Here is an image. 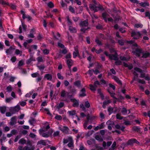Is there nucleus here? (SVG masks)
Returning a JSON list of instances; mask_svg holds the SVG:
<instances>
[{
    "label": "nucleus",
    "instance_id": "obj_1",
    "mask_svg": "<svg viewBox=\"0 0 150 150\" xmlns=\"http://www.w3.org/2000/svg\"><path fill=\"white\" fill-rule=\"evenodd\" d=\"M92 3L90 4L89 6L90 9L94 13L98 12L99 11H102L105 10V8L103 6L98 2L96 0H91Z\"/></svg>",
    "mask_w": 150,
    "mask_h": 150
},
{
    "label": "nucleus",
    "instance_id": "obj_2",
    "mask_svg": "<svg viewBox=\"0 0 150 150\" xmlns=\"http://www.w3.org/2000/svg\"><path fill=\"white\" fill-rule=\"evenodd\" d=\"M141 34L139 32H136L134 31H132L131 33V36L133 37L135 40L139 39L141 37Z\"/></svg>",
    "mask_w": 150,
    "mask_h": 150
},
{
    "label": "nucleus",
    "instance_id": "obj_3",
    "mask_svg": "<svg viewBox=\"0 0 150 150\" xmlns=\"http://www.w3.org/2000/svg\"><path fill=\"white\" fill-rule=\"evenodd\" d=\"M108 16H109V15L106 12H103L102 14V16L105 22L106 23L108 21L109 22L113 23V20L111 17L108 18L107 19V17Z\"/></svg>",
    "mask_w": 150,
    "mask_h": 150
},
{
    "label": "nucleus",
    "instance_id": "obj_4",
    "mask_svg": "<svg viewBox=\"0 0 150 150\" xmlns=\"http://www.w3.org/2000/svg\"><path fill=\"white\" fill-rule=\"evenodd\" d=\"M58 129L64 134H69V129L68 127L66 126H62L61 125V126L59 127Z\"/></svg>",
    "mask_w": 150,
    "mask_h": 150
},
{
    "label": "nucleus",
    "instance_id": "obj_5",
    "mask_svg": "<svg viewBox=\"0 0 150 150\" xmlns=\"http://www.w3.org/2000/svg\"><path fill=\"white\" fill-rule=\"evenodd\" d=\"M134 143L139 145L140 143L136 139L134 138H132L129 139L127 142V145H132Z\"/></svg>",
    "mask_w": 150,
    "mask_h": 150
},
{
    "label": "nucleus",
    "instance_id": "obj_6",
    "mask_svg": "<svg viewBox=\"0 0 150 150\" xmlns=\"http://www.w3.org/2000/svg\"><path fill=\"white\" fill-rule=\"evenodd\" d=\"M143 50L141 48H137L135 50V52H133L134 53H135L136 55L138 57L140 56V54L142 53Z\"/></svg>",
    "mask_w": 150,
    "mask_h": 150
},
{
    "label": "nucleus",
    "instance_id": "obj_7",
    "mask_svg": "<svg viewBox=\"0 0 150 150\" xmlns=\"http://www.w3.org/2000/svg\"><path fill=\"white\" fill-rule=\"evenodd\" d=\"M18 150H34V149L32 147L30 148L29 147L26 146L23 148L22 146H19L17 149Z\"/></svg>",
    "mask_w": 150,
    "mask_h": 150
},
{
    "label": "nucleus",
    "instance_id": "obj_8",
    "mask_svg": "<svg viewBox=\"0 0 150 150\" xmlns=\"http://www.w3.org/2000/svg\"><path fill=\"white\" fill-rule=\"evenodd\" d=\"M20 109V106L19 105H17L14 107L11 108L10 110L11 112L14 113V112H17Z\"/></svg>",
    "mask_w": 150,
    "mask_h": 150
},
{
    "label": "nucleus",
    "instance_id": "obj_9",
    "mask_svg": "<svg viewBox=\"0 0 150 150\" xmlns=\"http://www.w3.org/2000/svg\"><path fill=\"white\" fill-rule=\"evenodd\" d=\"M86 90L85 88H82L80 91L79 96L81 97H84L86 96Z\"/></svg>",
    "mask_w": 150,
    "mask_h": 150
},
{
    "label": "nucleus",
    "instance_id": "obj_10",
    "mask_svg": "<svg viewBox=\"0 0 150 150\" xmlns=\"http://www.w3.org/2000/svg\"><path fill=\"white\" fill-rule=\"evenodd\" d=\"M71 59H68L66 61V63L70 71L71 70V67L73 65Z\"/></svg>",
    "mask_w": 150,
    "mask_h": 150
},
{
    "label": "nucleus",
    "instance_id": "obj_11",
    "mask_svg": "<svg viewBox=\"0 0 150 150\" xmlns=\"http://www.w3.org/2000/svg\"><path fill=\"white\" fill-rule=\"evenodd\" d=\"M16 123V117L13 116L11 119V121L10 122V124L11 126H13Z\"/></svg>",
    "mask_w": 150,
    "mask_h": 150
},
{
    "label": "nucleus",
    "instance_id": "obj_12",
    "mask_svg": "<svg viewBox=\"0 0 150 150\" xmlns=\"http://www.w3.org/2000/svg\"><path fill=\"white\" fill-rule=\"evenodd\" d=\"M109 59L110 60H113L115 61L118 60V58L117 57V53H116L115 54H111L110 56Z\"/></svg>",
    "mask_w": 150,
    "mask_h": 150
},
{
    "label": "nucleus",
    "instance_id": "obj_13",
    "mask_svg": "<svg viewBox=\"0 0 150 150\" xmlns=\"http://www.w3.org/2000/svg\"><path fill=\"white\" fill-rule=\"evenodd\" d=\"M112 78L119 85L122 86V83L121 81L119 78L115 76H113Z\"/></svg>",
    "mask_w": 150,
    "mask_h": 150
},
{
    "label": "nucleus",
    "instance_id": "obj_14",
    "mask_svg": "<svg viewBox=\"0 0 150 150\" xmlns=\"http://www.w3.org/2000/svg\"><path fill=\"white\" fill-rule=\"evenodd\" d=\"M52 75L48 73L46 74L44 76V79H46L49 81H51L52 79Z\"/></svg>",
    "mask_w": 150,
    "mask_h": 150
},
{
    "label": "nucleus",
    "instance_id": "obj_15",
    "mask_svg": "<svg viewBox=\"0 0 150 150\" xmlns=\"http://www.w3.org/2000/svg\"><path fill=\"white\" fill-rule=\"evenodd\" d=\"M79 25L81 27H83L88 26V23L87 21H81L79 23Z\"/></svg>",
    "mask_w": 150,
    "mask_h": 150
},
{
    "label": "nucleus",
    "instance_id": "obj_16",
    "mask_svg": "<svg viewBox=\"0 0 150 150\" xmlns=\"http://www.w3.org/2000/svg\"><path fill=\"white\" fill-rule=\"evenodd\" d=\"M115 128L117 129H120L122 132L125 131V127L124 126H122L121 127L119 124H116L115 125Z\"/></svg>",
    "mask_w": 150,
    "mask_h": 150
},
{
    "label": "nucleus",
    "instance_id": "obj_17",
    "mask_svg": "<svg viewBox=\"0 0 150 150\" xmlns=\"http://www.w3.org/2000/svg\"><path fill=\"white\" fill-rule=\"evenodd\" d=\"M74 84L78 88H79L81 86V81L80 80H77L74 82Z\"/></svg>",
    "mask_w": 150,
    "mask_h": 150
},
{
    "label": "nucleus",
    "instance_id": "obj_18",
    "mask_svg": "<svg viewBox=\"0 0 150 150\" xmlns=\"http://www.w3.org/2000/svg\"><path fill=\"white\" fill-rule=\"evenodd\" d=\"M69 30L71 33H76L77 32V30L75 27H72L71 26H69Z\"/></svg>",
    "mask_w": 150,
    "mask_h": 150
},
{
    "label": "nucleus",
    "instance_id": "obj_19",
    "mask_svg": "<svg viewBox=\"0 0 150 150\" xmlns=\"http://www.w3.org/2000/svg\"><path fill=\"white\" fill-rule=\"evenodd\" d=\"M76 47L75 48V50L76 52H74L73 53V56L74 58H75L77 55L79 54V50L78 49L76 48Z\"/></svg>",
    "mask_w": 150,
    "mask_h": 150
},
{
    "label": "nucleus",
    "instance_id": "obj_20",
    "mask_svg": "<svg viewBox=\"0 0 150 150\" xmlns=\"http://www.w3.org/2000/svg\"><path fill=\"white\" fill-rule=\"evenodd\" d=\"M6 107L5 106H2L0 107V110L2 114H4L6 112Z\"/></svg>",
    "mask_w": 150,
    "mask_h": 150
},
{
    "label": "nucleus",
    "instance_id": "obj_21",
    "mask_svg": "<svg viewBox=\"0 0 150 150\" xmlns=\"http://www.w3.org/2000/svg\"><path fill=\"white\" fill-rule=\"evenodd\" d=\"M139 5L141 6L144 7L146 6H149V4L148 2H141L139 3Z\"/></svg>",
    "mask_w": 150,
    "mask_h": 150
},
{
    "label": "nucleus",
    "instance_id": "obj_22",
    "mask_svg": "<svg viewBox=\"0 0 150 150\" xmlns=\"http://www.w3.org/2000/svg\"><path fill=\"white\" fill-rule=\"evenodd\" d=\"M69 140L70 141L69 143L68 144L67 146L69 147H71L74 146V143L73 142V138L71 139V138H69Z\"/></svg>",
    "mask_w": 150,
    "mask_h": 150
},
{
    "label": "nucleus",
    "instance_id": "obj_23",
    "mask_svg": "<svg viewBox=\"0 0 150 150\" xmlns=\"http://www.w3.org/2000/svg\"><path fill=\"white\" fill-rule=\"evenodd\" d=\"M142 58H146L150 56V53L149 52L144 53L143 51L142 53Z\"/></svg>",
    "mask_w": 150,
    "mask_h": 150
},
{
    "label": "nucleus",
    "instance_id": "obj_24",
    "mask_svg": "<svg viewBox=\"0 0 150 150\" xmlns=\"http://www.w3.org/2000/svg\"><path fill=\"white\" fill-rule=\"evenodd\" d=\"M95 42L98 45H103L102 43L100 41L99 39V38L97 36H96V38L95 40Z\"/></svg>",
    "mask_w": 150,
    "mask_h": 150
},
{
    "label": "nucleus",
    "instance_id": "obj_25",
    "mask_svg": "<svg viewBox=\"0 0 150 150\" xmlns=\"http://www.w3.org/2000/svg\"><path fill=\"white\" fill-rule=\"evenodd\" d=\"M116 143L115 141H114L111 148L109 149V150H114L116 147Z\"/></svg>",
    "mask_w": 150,
    "mask_h": 150
},
{
    "label": "nucleus",
    "instance_id": "obj_26",
    "mask_svg": "<svg viewBox=\"0 0 150 150\" xmlns=\"http://www.w3.org/2000/svg\"><path fill=\"white\" fill-rule=\"evenodd\" d=\"M64 105V103L63 102H60L59 105L56 106L57 109H59L63 107Z\"/></svg>",
    "mask_w": 150,
    "mask_h": 150
},
{
    "label": "nucleus",
    "instance_id": "obj_27",
    "mask_svg": "<svg viewBox=\"0 0 150 150\" xmlns=\"http://www.w3.org/2000/svg\"><path fill=\"white\" fill-rule=\"evenodd\" d=\"M67 21L68 25L69 26H71L72 25V23L71 20L70 19L69 17V16L67 17Z\"/></svg>",
    "mask_w": 150,
    "mask_h": 150
},
{
    "label": "nucleus",
    "instance_id": "obj_28",
    "mask_svg": "<svg viewBox=\"0 0 150 150\" xmlns=\"http://www.w3.org/2000/svg\"><path fill=\"white\" fill-rule=\"evenodd\" d=\"M26 143V140L24 138L21 139L18 142V143L21 144L22 145H23L25 144Z\"/></svg>",
    "mask_w": 150,
    "mask_h": 150
},
{
    "label": "nucleus",
    "instance_id": "obj_29",
    "mask_svg": "<svg viewBox=\"0 0 150 150\" xmlns=\"http://www.w3.org/2000/svg\"><path fill=\"white\" fill-rule=\"evenodd\" d=\"M0 4L3 6H9V4L8 2H6L3 0H0Z\"/></svg>",
    "mask_w": 150,
    "mask_h": 150
},
{
    "label": "nucleus",
    "instance_id": "obj_30",
    "mask_svg": "<svg viewBox=\"0 0 150 150\" xmlns=\"http://www.w3.org/2000/svg\"><path fill=\"white\" fill-rule=\"evenodd\" d=\"M84 106L86 108H89L90 107V104L88 101H85L84 102Z\"/></svg>",
    "mask_w": 150,
    "mask_h": 150
},
{
    "label": "nucleus",
    "instance_id": "obj_31",
    "mask_svg": "<svg viewBox=\"0 0 150 150\" xmlns=\"http://www.w3.org/2000/svg\"><path fill=\"white\" fill-rule=\"evenodd\" d=\"M132 129L133 131L138 132L140 131V128L139 127L135 126L132 127Z\"/></svg>",
    "mask_w": 150,
    "mask_h": 150
},
{
    "label": "nucleus",
    "instance_id": "obj_32",
    "mask_svg": "<svg viewBox=\"0 0 150 150\" xmlns=\"http://www.w3.org/2000/svg\"><path fill=\"white\" fill-rule=\"evenodd\" d=\"M127 111L128 110L126 108L123 107L122 108V110H121V112L122 113L123 115H125L127 114Z\"/></svg>",
    "mask_w": 150,
    "mask_h": 150
},
{
    "label": "nucleus",
    "instance_id": "obj_33",
    "mask_svg": "<svg viewBox=\"0 0 150 150\" xmlns=\"http://www.w3.org/2000/svg\"><path fill=\"white\" fill-rule=\"evenodd\" d=\"M38 144H42L44 146L46 145V142L43 140H41L38 142Z\"/></svg>",
    "mask_w": 150,
    "mask_h": 150
},
{
    "label": "nucleus",
    "instance_id": "obj_34",
    "mask_svg": "<svg viewBox=\"0 0 150 150\" xmlns=\"http://www.w3.org/2000/svg\"><path fill=\"white\" fill-rule=\"evenodd\" d=\"M89 86L90 87V89L91 91H95L96 88V87L92 84H90Z\"/></svg>",
    "mask_w": 150,
    "mask_h": 150
},
{
    "label": "nucleus",
    "instance_id": "obj_35",
    "mask_svg": "<svg viewBox=\"0 0 150 150\" xmlns=\"http://www.w3.org/2000/svg\"><path fill=\"white\" fill-rule=\"evenodd\" d=\"M80 108H81L82 110L84 112H86V108H85L84 104H80Z\"/></svg>",
    "mask_w": 150,
    "mask_h": 150
},
{
    "label": "nucleus",
    "instance_id": "obj_36",
    "mask_svg": "<svg viewBox=\"0 0 150 150\" xmlns=\"http://www.w3.org/2000/svg\"><path fill=\"white\" fill-rule=\"evenodd\" d=\"M21 22L23 28L25 31L27 28V25L25 24L24 21H23L22 20H21Z\"/></svg>",
    "mask_w": 150,
    "mask_h": 150
},
{
    "label": "nucleus",
    "instance_id": "obj_37",
    "mask_svg": "<svg viewBox=\"0 0 150 150\" xmlns=\"http://www.w3.org/2000/svg\"><path fill=\"white\" fill-rule=\"evenodd\" d=\"M134 69L135 71L139 73H142L143 72V71L140 68H138L137 67H135L134 68Z\"/></svg>",
    "mask_w": 150,
    "mask_h": 150
},
{
    "label": "nucleus",
    "instance_id": "obj_38",
    "mask_svg": "<svg viewBox=\"0 0 150 150\" xmlns=\"http://www.w3.org/2000/svg\"><path fill=\"white\" fill-rule=\"evenodd\" d=\"M69 11L72 13H75V11L74 8L71 6H69Z\"/></svg>",
    "mask_w": 150,
    "mask_h": 150
},
{
    "label": "nucleus",
    "instance_id": "obj_39",
    "mask_svg": "<svg viewBox=\"0 0 150 150\" xmlns=\"http://www.w3.org/2000/svg\"><path fill=\"white\" fill-rule=\"evenodd\" d=\"M69 138H71V139H72V137H68L67 139H63V143L64 144H67L68 142H69L70 141L69 140Z\"/></svg>",
    "mask_w": 150,
    "mask_h": 150
},
{
    "label": "nucleus",
    "instance_id": "obj_40",
    "mask_svg": "<svg viewBox=\"0 0 150 150\" xmlns=\"http://www.w3.org/2000/svg\"><path fill=\"white\" fill-rule=\"evenodd\" d=\"M36 120L34 118H32L29 120V122L31 125H33V122H36Z\"/></svg>",
    "mask_w": 150,
    "mask_h": 150
},
{
    "label": "nucleus",
    "instance_id": "obj_41",
    "mask_svg": "<svg viewBox=\"0 0 150 150\" xmlns=\"http://www.w3.org/2000/svg\"><path fill=\"white\" fill-rule=\"evenodd\" d=\"M70 115H74L76 114V111L74 110L72 111H68V112Z\"/></svg>",
    "mask_w": 150,
    "mask_h": 150
},
{
    "label": "nucleus",
    "instance_id": "obj_42",
    "mask_svg": "<svg viewBox=\"0 0 150 150\" xmlns=\"http://www.w3.org/2000/svg\"><path fill=\"white\" fill-rule=\"evenodd\" d=\"M47 6L50 8H53L54 7V4L52 2H50L47 4Z\"/></svg>",
    "mask_w": 150,
    "mask_h": 150
},
{
    "label": "nucleus",
    "instance_id": "obj_43",
    "mask_svg": "<svg viewBox=\"0 0 150 150\" xmlns=\"http://www.w3.org/2000/svg\"><path fill=\"white\" fill-rule=\"evenodd\" d=\"M22 136L21 134H20L19 135H17L14 140V142H16L18 140L20 139Z\"/></svg>",
    "mask_w": 150,
    "mask_h": 150
},
{
    "label": "nucleus",
    "instance_id": "obj_44",
    "mask_svg": "<svg viewBox=\"0 0 150 150\" xmlns=\"http://www.w3.org/2000/svg\"><path fill=\"white\" fill-rule=\"evenodd\" d=\"M6 90L8 92H11L12 91V87L11 85H9L8 86L6 89Z\"/></svg>",
    "mask_w": 150,
    "mask_h": 150
},
{
    "label": "nucleus",
    "instance_id": "obj_45",
    "mask_svg": "<svg viewBox=\"0 0 150 150\" xmlns=\"http://www.w3.org/2000/svg\"><path fill=\"white\" fill-rule=\"evenodd\" d=\"M122 63L121 61L118 60L115 62V64L117 66L120 65L122 64Z\"/></svg>",
    "mask_w": 150,
    "mask_h": 150
},
{
    "label": "nucleus",
    "instance_id": "obj_46",
    "mask_svg": "<svg viewBox=\"0 0 150 150\" xmlns=\"http://www.w3.org/2000/svg\"><path fill=\"white\" fill-rule=\"evenodd\" d=\"M95 139L96 140L99 141H101L103 140L102 138L98 135H97L96 136Z\"/></svg>",
    "mask_w": 150,
    "mask_h": 150
},
{
    "label": "nucleus",
    "instance_id": "obj_47",
    "mask_svg": "<svg viewBox=\"0 0 150 150\" xmlns=\"http://www.w3.org/2000/svg\"><path fill=\"white\" fill-rule=\"evenodd\" d=\"M98 126H99L100 129H103L105 127V122L101 123Z\"/></svg>",
    "mask_w": 150,
    "mask_h": 150
},
{
    "label": "nucleus",
    "instance_id": "obj_48",
    "mask_svg": "<svg viewBox=\"0 0 150 150\" xmlns=\"http://www.w3.org/2000/svg\"><path fill=\"white\" fill-rule=\"evenodd\" d=\"M66 95V92L64 90H62L61 93V96L62 97H65Z\"/></svg>",
    "mask_w": 150,
    "mask_h": 150
},
{
    "label": "nucleus",
    "instance_id": "obj_49",
    "mask_svg": "<svg viewBox=\"0 0 150 150\" xmlns=\"http://www.w3.org/2000/svg\"><path fill=\"white\" fill-rule=\"evenodd\" d=\"M60 132L59 131H57L54 132L53 134L54 137H55L59 135Z\"/></svg>",
    "mask_w": 150,
    "mask_h": 150
},
{
    "label": "nucleus",
    "instance_id": "obj_50",
    "mask_svg": "<svg viewBox=\"0 0 150 150\" xmlns=\"http://www.w3.org/2000/svg\"><path fill=\"white\" fill-rule=\"evenodd\" d=\"M148 74L146 76L145 73H142L141 74V75L140 76V77L141 78H144L145 80H146V77H148Z\"/></svg>",
    "mask_w": 150,
    "mask_h": 150
},
{
    "label": "nucleus",
    "instance_id": "obj_51",
    "mask_svg": "<svg viewBox=\"0 0 150 150\" xmlns=\"http://www.w3.org/2000/svg\"><path fill=\"white\" fill-rule=\"evenodd\" d=\"M11 133L12 135H15L18 132H17V130L16 129H14L12 130L11 131Z\"/></svg>",
    "mask_w": 150,
    "mask_h": 150
},
{
    "label": "nucleus",
    "instance_id": "obj_52",
    "mask_svg": "<svg viewBox=\"0 0 150 150\" xmlns=\"http://www.w3.org/2000/svg\"><path fill=\"white\" fill-rule=\"evenodd\" d=\"M116 117L117 119L120 120H122L123 119V117L121 116L120 114L117 113L116 114Z\"/></svg>",
    "mask_w": 150,
    "mask_h": 150
},
{
    "label": "nucleus",
    "instance_id": "obj_53",
    "mask_svg": "<svg viewBox=\"0 0 150 150\" xmlns=\"http://www.w3.org/2000/svg\"><path fill=\"white\" fill-rule=\"evenodd\" d=\"M138 82L142 84H145L146 83V82L144 80H142L140 79H138Z\"/></svg>",
    "mask_w": 150,
    "mask_h": 150
},
{
    "label": "nucleus",
    "instance_id": "obj_54",
    "mask_svg": "<svg viewBox=\"0 0 150 150\" xmlns=\"http://www.w3.org/2000/svg\"><path fill=\"white\" fill-rule=\"evenodd\" d=\"M110 96L113 98L115 99V100H117L118 99L117 98H116L115 96V93L112 92L111 93H110Z\"/></svg>",
    "mask_w": 150,
    "mask_h": 150
},
{
    "label": "nucleus",
    "instance_id": "obj_55",
    "mask_svg": "<svg viewBox=\"0 0 150 150\" xmlns=\"http://www.w3.org/2000/svg\"><path fill=\"white\" fill-rule=\"evenodd\" d=\"M21 13L22 15V18L23 19H25V16L26 15L25 14V12L23 10H21Z\"/></svg>",
    "mask_w": 150,
    "mask_h": 150
},
{
    "label": "nucleus",
    "instance_id": "obj_56",
    "mask_svg": "<svg viewBox=\"0 0 150 150\" xmlns=\"http://www.w3.org/2000/svg\"><path fill=\"white\" fill-rule=\"evenodd\" d=\"M79 105V103L78 101L76 100L75 102H74L73 106L74 107H78Z\"/></svg>",
    "mask_w": 150,
    "mask_h": 150
},
{
    "label": "nucleus",
    "instance_id": "obj_57",
    "mask_svg": "<svg viewBox=\"0 0 150 150\" xmlns=\"http://www.w3.org/2000/svg\"><path fill=\"white\" fill-rule=\"evenodd\" d=\"M57 76L58 78L60 79L63 80L64 79L63 77L62 76L60 73H58L57 74Z\"/></svg>",
    "mask_w": 150,
    "mask_h": 150
},
{
    "label": "nucleus",
    "instance_id": "obj_58",
    "mask_svg": "<svg viewBox=\"0 0 150 150\" xmlns=\"http://www.w3.org/2000/svg\"><path fill=\"white\" fill-rule=\"evenodd\" d=\"M43 53L45 54H47L49 53V51L48 50L45 49L43 50Z\"/></svg>",
    "mask_w": 150,
    "mask_h": 150
},
{
    "label": "nucleus",
    "instance_id": "obj_59",
    "mask_svg": "<svg viewBox=\"0 0 150 150\" xmlns=\"http://www.w3.org/2000/svg\"><path fill=\"white\" fill-rule=\"evenodd\" d=\"M94 86H96L97 88L98 87L97 85H100V84L99 82L98 81H96L94 82Z\"/></svg>",
    "mask_w": 150,
    "mask_h": 150
},
{
    "label": "nucleus",
    "instance_id": "obj_60",
    "mask_svg": "<svg viewBox=\"0 0 150 150\" xmlns=\"http://www.w3.org/2000/svg\"><path fill=\"white\" fill-rule=\"evenodd\" d=\"M57 45L58 46L61 48H64V45L60 42H58Z\"/></svg>",
    "mask_w": 150,
    "mask_h": 150
},
{
    "label": "nucleus",
    "instance_id": "obj_61",
    "mask_svg": "<svg viewBox=\"0 0 150 150\" xmlns=\"http://www.w3.org/2000/svg\"><path fill=\"white\" fill-rule=\"evenodd\" d=\"M37 67L40 70H43L45 68V67L44 65H41L40 66H38Z\"/></svg>",
    "mask_w": 150,
    "mask_h": 150
},
{
    "label": "nucleus",
    "instance_id": "obj_62",
    "mask_svg": "<svg viewBox=\"0 0 150 150\" xmlns=\"http://www.w3.org/2000/svg\"><path fill=\"white\" fill-rule=\"evenodd\" d=\"M13 98L11 97H9L8 98H6V102L7 103H9Z\"/></svg>",
    "mask_w": 150,
    "mask_h": 150
},
{
    "label": "nucleus",
    "instance_id": "obj_63",
    "mask_svg": "<svg viewBox=\"0 0 150 150\" xmlns=\"http://www.w3.org/2000/svg\"><path fill=\"white\" fill-rule=\"evenodd\" d=\"M96 28L97 29L100 30L103 27L101 24H98V25L96 26Z\"/></svg>",
    "mask_w": 150,
    "mask_h": 150
},
{
    "label": "nucleus",
    "instance_id": "obj_64",
    "mask_svg": "<svg viewBox=\"0 0 150 150\" xmlns=\"http://www.w3.org/2000/svg\"><path fill=\"white\" fill-rule=\"evenodd\" d=\"M145 16L148 17L150 19V12L149 11H146L145 12Z\"/></svg>",
    "mask_w": 150,
    "mask_h": 150
}]
</instances>
